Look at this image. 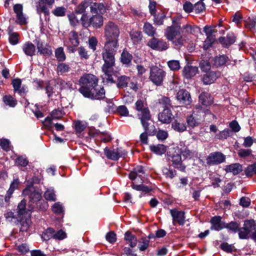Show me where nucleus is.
I'll use <instances>...</instances> for the list:
<instances>
[{
  "instance_id": "obj_19",
  "label": "nucleus",
  "mask_w": 256,
  "mask_h": 256,
  "mask_svg": "<svg viewBox=\"0 0 256 256\" xmlns=\"http://www.w3.org/2000/svg\"><path fill=\"white\" fill-rule=\"evenodd\" d=\"M174 118L170 109L164 108L158 114V120L162 124H170Z\"/></svg>"
},
{
  "instance_id": "obj_20",
  "label": "nucleus",
  "mask_w": 256,
  "mask_h": 256,
  "mask_svg": "<svg viewBox=\"0 0 256 256\" xmlns=\"http://www.w3.org/2000/svg\"><path fill=\"white\" fill-rule=\"evenodd\" d=\"M218 73L214 71H208L204 74L201 80L204 84L208 85L213 84L219 76Z\"/></svg>"
},
{
  "instance_id": "obj_49",
  "label": "nucleus",
  "mask_w": 256,
  "mask_h": 256,
  "mask_svg": "<svg viewBox=\"0 0 256 256\" xmlns=\"http://www.w3.org/2000/svg\"><path fill=\"white\" fill-rule=\"evenodd\" d=\"M55 56L58 62H63L66 59V56L62 47H59L55 50Z\"/></svg>"
},
{
  "instance_id": "obj_16",
  "label": "nucleus",
  "mask_w": 256,
  "mask_h": 256,
  "mask_svg": "<svg viewBox=\"0 0 256 256\" xmlns=\"http://www.w3.org/2000/svg\"><path fill=\"white\" fill-rule=\"evenodd\" d=\"M34 42L36 45L38 52L40 55L50 56L52 54L51 46L48 44L44 46V42L40 38H36Z\"/></svg>"
},
{
  "instance_id": "obj_26",
  "label": "nucleus",
  "mask_w": 256,
  "mask_h": 256,
  "mask_svg": "<svg viewBox=\"0 0 256 256\" xmlns=\"http://www.w3.org/2000/svg\"><path fill=\"white\" fill-rule=\"evenodd\" d=\"M44 0H38V4L37 5V11L38 13H43L45 16V20L46 21H49L50 18L49 17L50 16V10L46 6Z\"/></svg>"
},
{
  "instance_id": "obj_52",
  "label": "nucleus",
  "mask_w": 256,
  "mask_h": 256,
  "mask_svg": "<svg viewBox=\"0 0 256 256\" xmlns=\"http://www.w3.org/2000/svg\"><path fill=\"white\" fill-rule=\"evenodd\" d=\"M69 40L71 45L77 47L80 44V42L79 40L78 32L74 30H72L70 32Z\"/></svg>"
},
{
  "instance_id": "obj_40",
  "label": "nucleus",
  "mask_w": 256,
  "mask_h": 256,
  "mask_svg": "<svg viewBox=\"0 0 256 256\" xmlns=\"http://www.w3.org/2000/svg\"><path fill=\"white\" fill-rule=\"evenodd\" d=\"M186 122L188 126L190 128H194L195 127L198 126L200 124L199 120L195 118L193 114L188 116Z\"/></svg>"
},
{
  "instance_id": "obj_1",
  "label": "nucleus",
  "mask_w": 256,
  "mask_h": 256,
  "mask_svg": "<svg viewBox=\"0 0 256 256\" xmlns=\"http://www.w3.org/2000/svg\"><path fill=\"white\" fill-rule=\"evenodd\" d=\"M22 194L28 199V211L30 214L33 212H46L48 208V202L42 199L41 193L34 188L26 187L22 191Z\"/></svg>"
},
{
  "instance_id": "obj_3",
  "label": "nucleus",
  "mask_w": 256,
  "mask_h": 256,
  "mask_svg": "<svg viewBox=\"0 0 256 256\" xmlns=\"http://www.w3.org/2000/svg\"><path fill=\"white\" fill-rule=\"evenodd\" d=\"M120 30L118 26L112 21L107 22L104 27V44L119 46Z\"/></svg>"
},
{
  "instance_id": "obj_4",
  "label": "nucleus",
  "mask_w": 256,
  "mask_h": 256,
  "mask_svg": "<svg viewBox=\"0 0 256 256\" xmlns=\"http://www.w3.org/2000/svg\"><path fill=\"white\" fill-rule=\"evenodd\" d=\"M80 22L82 26L88 28L92 27L97 30L100 28L104 25V16L100 14L89 16L88 14H82Z\"/></svg>"
},
{
  "instance_id": "obj_42",
  "label": "nucleus",
  "mask_w": 256,
  "mask_h": 256,
  "mask_svg": "<svg viewBox=\"0 0 256 256\" xmlns=\"http://www.w3.org/2000/svg\"><path fill=\"white\" fill-rule=\"evenodd\" d=\"M132 189L137 191L142 192L144 194H147L152 191V188L147 186H145L142 183L140 184H136L132 183Z\"/></svg>"
},
{
  "instance_id": "obj_54",
  "label": "nucleus",
  "mask_w": 256,
  "mask_h": 256,
  "mask_svg": "<svg viewBox=\"0 0 256 256\" xmlns=\"http://www.w3.org/2000/svg\"><path fill=\"white\" fill-rule=\"evenodd\" d=\"M52 12L56 17H62L66 14V8L63 6H58L53 10Z\"/></svg>"
},
{
  "instance_id": "obj_21",
  "label": "nucleus",
  "mask_w": 256,
  "mask_h": 256,
  "mask_svg": "<svg viewBox=\"0 0 256 256\" xmlns=\"http://www.w3.org/2000/svg\"><path fill=\"white\" fill-rule=\"evenodd\" d=\"M236 40V36L233 32H228L226 37L220 36L218 38L219 42L224 48H228L234 44Z\"/></svg>"
},
{
  "instance_id": "obj_7",
  "label": "nucleus",
  "mask_w": 256,
  "mask_h": 256,
  "mask_svg": "<svg viewBox=\"0 0 256 256\" xmlns=\"http://www.w3.org/2000/svg\"><path fill=\"white\" fill-rule=\"evenodd\" d=\"M99 79L96 76L90 74H84L78 80L80 86L78 92L82 95V91L92 90L98 84Z\"/></svg>"
},
{
  "instance_id": "obj_44",
  "label": "nucleus",
  "mask_w": 256,
  "mask_h": 256,
  "mask_svg": "<svg viewBox=\"0 0 256 256\" xmlns=\"http://www.w3.org/2000/svg\"><path fill=\"white\" fill-rule=\"evenodd\" d=\"M171 165L168 167H164L162 169V172L163 174L166 178H169L172 179L176 176V171L174 169L171 168Z\"/></svg>"
},
{
  "instance_id": "obj_18",
  "label": "nucleus",
  "mask_w": 256,
  "mask_h": 256,
  "mask_svg": "<svg viewBox=\"0 0 256 256\" xmlns=\"http://www.w3.org/2000/svg\"><path fill=\"white\" fill-rule=\"evenodd\" d=\"M222 218L220 216H212L210 220L211 226L210 229L212 230L220 231L224 228L226 222L222 220Z\"/></svg>"
},
{
  "instance_id": "obj_23",
  "label": "nucleus",
  "mask_w": 256,
  "mask_h": 256,
  "mask_svg": "<svg viewBox=\"0 0 256 256\" xmlns=\"http://www.w3.org/2000/svg\"><path fill=\"white\" fill-rule=\"evenodd\" d=\"M226 173H232L234 176L237 175L242 171V166L239 163L226 165L224 168Z\"/></svg>"
},
{
  "instance_id": "obj_28",
  "label": "nucleus",
  "mask_w": 256,
  "mask_h": 256,
  "mask_svg": "<svg viewBox=\"0 0 256 256\" xmlns=\"http://www.w3.org/2000/svg\"><path fill=\"white\" fill-rule=\"evenodd\" d=\"M22 49L27 56H32L35 54L36 46L30 41L24 43L22 46Z\"/></svg>"
},
{
  "instance_id": "obj_58",
  "label": "nucleus",
  "mask_w": 256,
  "mask_h": 256,
  "mask_svg": "<svg viewBox=\"0 0 256 256\" xmlns=\"http://www.w3.org/2000/svg\"><path fill=\"white\" fill-rule=\"evenodd\" d=\"M159 102L162 106L164 108L170 109L172 107L171 100L168 97L164 96L160 99L159 100Z\"/></svg>"
},
{
  "instance_id": "obj_39",
  "label": "nucleus",
  "mask_w": 256,
  "mask_h": 256,
  "mask_svg": "<svg viewBox=\"0 0 256 256\" xmlns=\"http://www.w3.org/2000/svg\"><path fill=\"white\" fill-rule=\"evenodd\" d=\"M143 30L144 32L149 36L152 38L156 34V28L149 22H144Z\"/></svg>"
},
{
  "instance_id": "obj_61",
  "label": "nucleus",
  "mask_w": 256,
  "mask_h": 256,
  "mask_svg": "<svg viewBox=\"0 0 256 256\" xmlns=\"http://www.w3.org/2000/svg\"><path fill=\"white\" fill-rule=\"evenodd\" d=\"M86 128V124L80 120H77L74 122V130L76 134H80Z\"/></svg>"
},
{
  "instance_id": "obj_5",
  "label": "nucleus",
  "mask_w": 256,
  "mask_h": 256,
  "mask_svg": "<svg viewBox=\"0 0 256 256\" xmlns=\"http://www.w3.org/2000/svg\"><path fill=\"white\" fill-rule=\"evenodd\" d=\"M182 152L180 149L172 148L168 151L166 154V160L170 163L172 162L174 168L185 172L186 166L182 163Z\"/></svg>"
},
{
  "instance_id": "obj_34",
  "label": "nucleus",
  "mask_w": 256,
  "mask_h": 256,
  "mask_svg": "<svg viewBox=\"0 0 256 256\" xmlns=\"http://www.w3.org/2000/svg\"><path fill=\"white\" fill-rule=\"evenodd\" d=\"M130 39L134 45H137L141 42L143 36L140 31L132 30L130 32Z\"/></svg>"
},
{
  "instance_id": "obj_31",
  "label": "nucleus",
  "mask_w": 256,
  "mask_h": 256,
  "mask_svg": "<svg viewBox=\"0 0 256 256\" xmlns=\"http://www.w3.org/2000/svg\"><path fill=\"white\" fill-rule=\"evenodd\" d=\"M229 60L228 56L224 54L216 56L213 59V65L216 68L221 67L226 64Z\"/></svg>"
},
{
  "instance_id": "obj_56",
  "label": "nucleus",
  "mask_w": 256,
  "mask_h": 256,
  "mask_svg": "<svg viewBox=\"0 0 256 256\" xmlns=\"http://www.w3.org/2000/svg\"><path fill=\"white\" fill-rule=\"evenodd\" d=\"M15 162L18 166L22 167H26L29 163L28 160L26 156H18L15 160Z\"/></svg>"
},
{
  "instance_id": "obj_30",
  "label": "nucleus",
  "mask_w": 256,
  "mask_h": 256,
  "mask_svg": "<svg viewBox=\"0 0 256 256\" xmlns=\"http://www.w3.org/2000/svg\"><path fill=\"white\" fill-rule=\"evenodd\" d=\"M124 240L132 248L136 246L138 244V240L136 236L133 234L132 232L129 230H128L125 232Z\"/></svg>"
},
{
  "instance_id": "obj_60",
  "label": "nucleus",
  "mask_w": 256,
  "mask_h": 256,
  "mask_svg": "<svg viewBox=\"0 0 256 256\" xmlns=\"http://www.w3.org/2000/svg\"><path fill=\"white\" fill-rule=\"evenodd\" d=\"M168 66L170 70L173 71L178 70L180 69V63L177 60H170L168 62Z\"/></svg>"
},
{
  "instance_id": "obj_41",
  "label": "nucleus",
  "mask_w": 256,
  "mask_h": 256,
  "mask_svg": "<svg viewBox=\"0 0 256 256\" xmlns=\"http://www.w3.org/2000/svg\"><path fill=\"white\" fill-rule=\"evenodd\" d=\"M179 32L178 30L174 28V26H168L166 30L165 35L169 40H173Z\"/></svg>"
},
{
  "instance_id": "obj_27",
  "label": "nucleus",
  "mask_w": 256,
  "mask_h": 256,
  "mask_svg": "<svg viewBox=\"0 0 256 256\" xmlns=\"http://www.w3.org/2000/svg\"><path fill=\"white\" fill-rule=\"evenodd\" d=\"M133 56L126 48H124L120 54V62L126 66L128 67L132 64V60Z\"/></svg>"
},
{
  "instance_id": "obj_2",
  "label": "nucleus",
  "mask_w": 256,
  "mask_h": 256,
  "mask_svg": "<svg viewBox=\"0 0 256 256\" xmlns=\"http://www.w3.org/2000/svg\"><path fill=\"white\" fill-rule=\"evenodd\" d=\"M90 7V12L92 14H104L106 12L105 4L94 2L93 0H83L74 8V12L77 14H88L86 10Z\"/></svg>"
},
{
  "instance_id": "obj_33",
  "label": "nucleus",
  "mask_w": 256,
  "mask_h": 256,
  "mask_svg": "<svg viewBox=\"0 0 256 256\" xmlns=\"http://www.w3.org/2000/svg\"><path fill=\"white\" fill-rule=\"evenodd\" d=\"M27 201L25 199H23L18 204L17 210H18V216L19 218H21V216L28 214L30 212L28 211V208H26Z\"/></svg>"
},
{
  "instance_id": "obj_29",
  "label": "nucleus",
  "mask_w": 256,
  "mask_h": 256,
  "mask_svg": "<svg viewBox=\"0 0 256 256\" xmlns=\"http://www.w3.org/2000/svg\"><path fill=\"white\" fill-rule=\"evenodd\" d=\"M102 72L104 74V79L107 84H114L116 83V81L114 80L112 74L114 73L113 68H102Z\"/></svg>"
},
{
  "instance_id": "obj_64",
  "label": "nucleus",
  "mask_w": 256,
  "mask_h": 256,
  "mask_svg": "<svg viewBox=\"0 0 256 256\" xmlns=\"http://www.w3.org/2000/svg\"><path fill=\"white\" fill-rule=\"evenodd\" d=\"M45 199L49 201H56V195L53 190H47L44 194Z\"/></svg>"
},
{
  "instance_id": "obj_17",
  "label": "nucleus",
  "mask_w": 256,
  "mask_h": 256,
  "mask_svg": "<svg viewBox=\"0 0 256 256\" xmlns=\"http://www.w3.org/2000/svg\"><path fill=\"white\" fill-rule=\"evenodd\" d=\"M198 72V68L197 66L188 64L182 70V76L184 78L188 80L194 77Z\"/></svg>"
},
{
  "instance_id": "obj_10",
  "label": "nucleus",
  "mask_w": 256,
  "mask_h": 256,
  "mask_svg": "<svg viewBox=\"0 0 256 256\" xmlns=\"http://www.w3.org/2000/svg\"><path fill=\"white\" fill-rule=\"evenodd\" d=\"M82 92L84 97L91 100H101L106 98V90L104 87L98 85V84L92 90H84Z\"/></svg>"
},
{
  "instance_id": "obj_59",
  "label": "nucleus",
  "mask_w": 256,
  "mask_h": 256,
  "mask_svg": "<svg viewBox=\"0 0 256 256\" xmlns=\"http://www.w3.org/2000/svg\"><path fill=\"white\" fill-rule=\"evenodd\" d=\"M156 138L160 141H164L166 140L168 136V134L167 131L162 130H159L158 131L156 128Z\"/></svg>"
},
{
  "instance_id": "obj_57",
  "label": "nucleus",
  "mask_w": 256,
  "mask_h": 256,
  "mask_svg": "<svg viewBox=\"0 0 256 256\" xmlns=\"http://www.w3.org/2000/svg\"><path fill=\"white\" fill-rule=\"evenodd\" d=\"M116 112L122 116H129V112L124 105L120 106L116 108Z\"/></svg>"
},
{
  "instance_id": "obj_32",
  "label": "nucleus",
  "mask_w": 256,
  "mask_h": 256,
  "mask_svg": "<svg viewBox=\"0 0 256 256\" xmlns=\"http://www.w3.org/2000/svg\"><path fill=\"white\" fill-rule=\"evenodd\" d=\"M166 146L163 144H152L150 146V151L154 154L162 156L166 152Z\"/></svg>"
},
{
  "instance_id": "obj_48",
  "label": "nucleus",
  "mask_w": 256,
  "mask_h": 256,
  "mask_svg": "<svg viewBox=\"0 0 256 256\" xmlns=\"http://www.w3.org/2000/svg\"><path fill=\"white\" fill-rule=\"evenodd\" d=\"M55 230L52 228H48L44 230L42 235V238L44 240H48L51 238H53Z\"/></svg>"
},
{
  "instance_id": "obj_63",
  "label": "nucleus",
  "mask_w": 256,
  "mask_h": 256,
  "mask_svg": "<svg viewBox=\"0 0 256 256\" xmlns=\"http://www.w3.org/2000/svg\"><path fill=\"white\" fill-rule=\"evenodd\" d=\"M220 248L223 251L227 252V253H232L234 250V246L232 244H229L228 243L226 242H223L221 244L220 246Z\"/></svg>"
},
{
  "instance_id": "obj_36",
  "label": "nucleus",
  "mask_w": 256,
  "mask_h": 256,
  "mask_svg": "<svg viewBox=\"0 0 256 256\" xmlns=\"http://www.w3.org/2000/svg\"><path fill=\"white\" fill-rule=\"evenodd\" d=\"M130 78L126 76H121L118 78L116 84L118 88H124L128 86V82H130Z\"/></svg>"
},
{
  "instance_id": "obj_24",
  "label": "nucleus",
  "mask_w": 256,
  "mask_h": 256,
  "mask_svg": "<svg viewBox=\"0 0 256 256\" xmlns=\"http://www.w3.org/2000/svg\"><path fill=\"white\" fill-rule=\"evenodd\" d=\"M20 182L18 178L14 179L10 183V188L6 192V194L4 197V200L6 202H10V198L14 193V191L18 189Z\"/></svg>"
},
{
  "instance_id": "obj_53",
  "label": "nucleus",
  "mask_w": 256,
  "mask_h": 256,
  "mask_svg": "<svg viewBox=\"0 0 256 256\" xmlns=\"http://www.w3.org/2000/svg\"><path fill=\"white\" fill-rule=\"evenodd\" d=\"M206 9V4L203 2H198L194 4V11L196 14L202 13Z\"/></svg>"
},
{
  "instance_id": "obj_12",
  "label": "nucleus",
  "mask_w": 256,
  "mask_h": 256,
  "mask_svg": "<svg viewBox=\"0 0 256 256\" xmlns=\"http://www.w3.org/2000/svg\"><path fill=\"white\" fill-rule=\"evenodd\" d=\"M226 159V156L222 152H212L206 158V164L208 166L218 165L224 162Z\"/></svg>"
},
{
  "instance_id": "obj_15",
  "label": "nucleus",
  "mask_w": 256,
  "mask_h": 256,
  "mask_svg": "<svg viewBox=\"0 0 256 256\" xmlns=\"http://www.w3.org/2000/svg\"><path fill=\"white\" fill-rule=\"evenodd\" d=\"M176 99L180 104L185 106H188L192 102L190 93L185 89H180L177 92Z\"/></svg>"
},
{
  "instance_id": "obj_37",
  "label": "nucleus",
  "mask_w": 256,
  "mask_h": 256,
  "mask_svg": "<svg viewBox=\"0 0 256 256\" xmlns=\"http://www.w3.org/2000/svg\"><path fill=\"white\" fill-rule=\"evenodd\" d=\"M104 154L107 158L112 160H118L119 159V155L117 153V150L114 149L111 150L108 147L104 148Z\"/></svg>"
},
{
  "instance_id": "obj_22",
  "label": "nucleus",
  "mask_w": 256,
  "mask_h": 256,
  "mask_svg": "<svg viewBox=\"0 0 256 256\" xmlns=\"http://www.w3.org/2000/svg\"><path fill=\"white\" fill-rule=\"evenodd\" d=\"M198 102L202 106L207 107L212 104L213 98L210 93L203 92L198 96Z\"/></svg>"
},
{
  "instance_id": "obj_46",
  "label": "nucleus",
  "mask_w": 256,
  "mask_h": 256,
  "mask_svg": "<svg viewBox=\"0 0 256 256\" xmlns=\"http://www.w3.org/2000/svg\"><path fill=\"white\" fill-rule=\"evenodd\" d=\"M224 228L228 229L234 233H236L240 230V222L236 221H232L229 223H226Z\"/></svg>"
},
{
  "instance_id": "obj_11",
  "label": "nucleus",
  "mask_w": 256,
  "mask_h": 256,
  "mask_svg": "<svg viewBox=\"0 0 256 256\" xmlns=\"http://www.w3.org/2000/svg\"><path fill=\"white\" fill-rule=\"evenodd\" d=\"M147 46L152 50L160 52L166 50L169 47V44L164 40L158 38L154 36L148 40Z\"/></svg>"
},
{
  "instance_id": "obj_13",
  "label": "nucleus",
  "mask_w": 256,
  "mask_h": 256,
  "mask_svg": "<svg viewBox=\"0 0 256 256\" xmlns=\"http://www.w3.org/2000/svg\"><path fill=\"white\" fill-rule=\"evenodd\" d=\"M144 132L140 134V140L143 144H147L148 142V136H154L156 134V126L154 125H150L148 122H146L145 124H141Z\"/></svg>"
},
{
  "instance_id": "obj_62",
  "label": "nucleus",
  "mask_w": 256,
  "mask_h": 256,
  "mask_svg": "<svg viewBox=\"0 0 256 256\" xmlns=\"http://www.w3.org/2000/svg\"><path fill=\"white\" fill-rule=\"evenodd\" d=\"M181 31L184 36L186 34H192L194 32V27L190 24H186L182 26Z\"/></svg>"
},
{
  "instance_id": "obj_47",
  "label": "nucleus",
  "mask_w": 256,
  "mask_h": 256,
  "mask_svg": "<svg viewBox=\"0 0 256 256\" xmlns=\"http://www.w3.org/2000/svg\"><path fill=\"white\" fill-rule=\"evenodd\" d=\"M232 132L228 128H225L223 130L220 132L219 133L217 134L215 138L216 139L220 140H222L226 139L229 136H232Z\"/></svg>"
},
{
  "instance_id": "obj_25",
  "label": "nucleus",
  "mask_w": 256,
  "mask_h": 256,
  "mask_svg": "<svg viewBox=\"0 0 256 256\" xmlns=\"http://www.w3.org/2000/svg\"><path fill=\"white\" fill-rule=\"evenodd\" d=\"M172 128L174 130L179 132H182L186 130V124L181 118L174 119L172 122Z\"/></svg>"
},
{
  "instance_id": "obj_55",
  "label": "nucleus",
  "mask_w": 256,
  "mask_h": 256,
  "mask_svg": "<svg viewBox=\"0 0 256 256\" xmlns=\"http://www.w3.org/2000/svg\"><path fill=\"white\" fill-rule=\"evenodd\" d=\"M71 70V68L69 64L66 63L60 62L58 64L57 66V72H60L61 74L66 73L69 72Z\"/></svg>"
},
{
  "instance_id": "obj_35",
  "label": "nucleus",
  "mask_w": 256,
  "mask_h": 256,
  "mask_svg": "<svg viewBox=\"0 0 256 256\" xmlns=\"http://www.w3.org/2000/svg\"><path fill=\"white\" fill-rule=\"evenodd\" d=\"M154 18V24L156 26H161L164 24V20L166 18V15L164 12L160 11L152 16Z\"/></svg>"
},
{
  "instance_id": "obj_6",
  "label": "nucleus",
  "mask_w": 256,
  "mask_h": 256,
  "mask_svg": "<svg viewBox=\"0 0 256 256\" xmlns=\"http://www.w3.org/2000/svg\"><path fill=\"white\" fill-rule=\"evenodd\" d=\"M119 46L112 45L104 44L102 52V60L104 64L102 68H113L115 65V54Z\"/></svg>"
},
{
  "instance_id": "obj_14",
  "label": "nucleus",
  "mask_w": 256,
  "mask_h": 256,
  "mask_svg": "<svg viewBox=\"0 0 256 256\" xmlns=\"http://www.w3.org/2000/svg\"><path fill=\"white\" fill-rule=\"evenodd\" d=\"M170 214L172 217V224L174 226L178 224L180 226H184L185 224V212L184 211L178 210L176 208L170 210Z\"/></svg>"
},
{
  "instance_id": "obj_43",
  "label": "nucleus",
  "mask_w": 256,
  "mask_h": 256,
  "mask_svg": "<svg viewBox=\"0 0 256 256\" xmlns=\"http://www.w3.org/2000/svg\"><path fill=\"white\" fill-rule=\"evenodd\" d=\"M150 241L145 237H142L138 240V248L140 252H144L147 250L150 246Z\"/></svg>"
},
{
  "instance_id": "obj_8",
  "label": "nucleus",
  "mask_w": 256,
  "mask_h": 256,
  "mask_svg": "<svg viewBox=\"0 0 256 256\" xmlns=\"http://www.w3.org/2000/svg\"><path fill=\"white\" fill-rule=\"evenodd\" d=\"M135 110L137 111V116L140 121V124H145L146 122L152 119L150 112L148 107L144 106V100H138L134 104Z\"/></svg>"
},
{
  "instance_id": "obj_38",
  "label": "nucleus",
  "mask_w": 256,
  "mask_h": 256,
  "mask_svg": "<svg viewBox=\"0 0 256 256\" xmlns=\"http://www.w3.org/2000/svg\"><path fill=\"white\" fill-rule=\"evenodd\" d=\"M246 28L253 32H256V17H248L244 21Z\"/></svg>"
},
{
  "instance_id": "obj_45",
  "label": "nucleus",
  "mask_w": 256,
  "mask_h": 256,
  "mask_svg": "<svg viewBox=\"0 0 256 256\" xmlns=\"http://www.w3.org/2000/svg\"><path fill=\"white\" fill-rule=\"evenodd\" d=\"M2 101L6 106L14 108L17 104V100L10 95H5L2 98Z\"/></svg>"
},
{
  "instance_id": "obj_9",
  "label": "nucleus",
  "mask_w": 256,
  "mask_h": 256,
  "mask_svg": "<svg viewBox=\"0 0 256 256\" xmlns=\"http://www.w3.org/2000/svg\"><path fill=\"white\" fill-rule=\"evenodd\" d=\"M166 74V72L163 69L154 66L150 68L148 78L154 85L160 86L163 84Z\"/></svg>"
},
{
  "instance_id": "obj_50",
  "label": "nucleus",
  "mask_w": 256,
  "mask_h": 256,
  "mask_svg": "<svg viewBox=\"0 0 256 256\" xmlns=\"http://www.w3.org/2000/svg\"><path fill=\"white\" fill-rule=\"evenodd\" d=\"M243 227L246 228L247 230L250 233L252 230L256 228V222L253 219L246 220L244 221Z\"/></svg>"
},
{
  "instance_id": "obj_51",
  "label": "nucleus",
  "mask_w": 256,
  "mask_h": 256,
  "mask_svg": "<svg viewBox=\"0 0 256 256\" xmlns=\"http://www.w3.org/2000/svg\"><path fill=\"white\" fill-rule=\"evenodd\" d=\"M245 174L247 177H251L256 174V162L249 164L244 170Z\"/></svg>"
}]
</instances>
